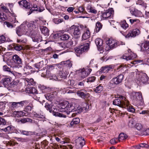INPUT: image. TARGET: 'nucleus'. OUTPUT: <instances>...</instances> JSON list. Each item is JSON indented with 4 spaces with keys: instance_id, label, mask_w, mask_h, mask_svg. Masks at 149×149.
<instances>
[{
    "instance_id": "nucleus-1",
    "label": "nucleus",
    "mask_w": 149,
    "mask_h": 149,
    "mask_svg": "<svg viewBox=\"0 0 149 149\" xmlns=\"http://www.w3.org/2000/svg\"><path fill=\"white\" fill-rule=\"evenodd\" d=\"M75 104L73 103H69L65 101L63 102L61 105V108L64 109L67 114H69L71 112H74L77 108L75 106Z\"/></svg>"
},
{
    "instance_id": "nucleus-2",
    "label": "nucleus",
    "mask_w": 149,
    "mask_h": 149,
    "mask_svg": "<svg viewBox=\"0 0 149 149\" xmlns=\"http://www.w3.org/2000/svg\"><path fill=\"white\" fill-rule=\"evenodd\" d=\"M22 63L21 59L17 55L15 54L13 56L12 60L11 61L10 64L8 65L14 70L16 68H21L22 66L21 64Z\"/></svg>"
},
{
    "instance_id": "nucleus-3",
    "label": "nucleus",
    "mask_w": 149,
    "mask_h": 149,
    "mask_svg": "<svg viewBox=\"0 0 149 149\" xmlns=\"http://www.w3.org/2000/svg\"><path fill=\"white\" fill-rule=\"evenodd\" d=\"M137 83L139 84L142 83L146 84L149 83V78L147 74L145 73L141 72H136Z\"/></svg>"
},
{
    "instance_id": "nucleus-4",
    "label": "nucleus",
    "mask_w": 149,
    "mask_h": 149,
    "mask_svg": "<svg viewBox=\"0 0 149 149\" xmlns=\"http://www.w3.org/2000/svg\"><path fill=\"white\" fill-rule=\"evenodd\" d=\"M131 98L134 102L141 105H143V100L142 93L140 92H133L131 94Z\"/></svg>"
},
{
    "instance_id": "nucleus-5",
    "label": "nucleus",
    "mask_w": 149,
    "mask_h": 149,
    "mask_svg": "<svg viewBox=\"0 0 149 149\" xmlns=\"http://www.w3.org/2000/svg\"><path fill=\"white\" fill-rule=\"evenodd\" d=\"M105 43L106 50H107L116 47L120 44L118 41L116 40L109 38L106 39Z\"/></svg>"
},
{
    "instance_id": "nucleus-6",
    "label": "nucleus",
    "mask_w": 149,
    "mask_h": 149,
    "mask_svg": "<svg viewBox=\"0 0 149 149\" xmlns=\"http://www.w3.org/2000/svg\"><path fill=\"white\" fill-rule=\"evenodd\" d=\"M90 42L84 44V45L75 48V53L77 56H79L82 53L85 51H87L89 48Z\"/></svg>"
},
{
    "instance_id": "nucleus-7",
    "label": "nucleus",
    "mask_w": 149,
    "mask_h": 149,
    "mask_svg": "<svg viewBox=\"0 0 149 149\" xmlns=\"http://www.w3.org/2000/svg\"><path fill=\"white\" fill-rule=\"evenodd\" d=\"M38 30L36 31H31L29 33L33 41L34 42H38L42 40V38L38 32Z\"/></svg>"
},
{
    "instance_id": "nucleus-8",
    "label": "nucleus",
    "mask_w": 149,
    "mask_h": 149,
    "mask_svg": "<svg viewBox=\"0 0 149 149\" xmlns=\"http://www.w3.org/2000/svg\"><path fill=\"white\" fill-rule=\"evenodd\" d=\"M30 102L29 100H25L19 102H11L10 107L12 109H15L18 108L22 107L26 105Z\"/></svg>"
},
{
    "instance_id": "nucleus-9",
    "label": "nucleus",
    "mask_w": 149,
    "mask_h": 149,
    "mask_svg": "<svg viewBox=\"0 0 149 149\" xmlns=\"http://www.w3.org/2000/svg\"><path fill=\"white\" fill-rule=\"evenodd\" d=\"M119 98L114 100L113 101V105L123 108L124 105L125 104V102L127 100L125 97L122 96H120Z\"/></svg>"
},
{
    "instance_id": "nucleus-10",
    "label": "nucleus",
    "mask_w": 149,
    "mask_h": 149,
    "mask_svg": "<svg viewBox=\"0 0 149 149\" xmlns=\"http://www.w3.org/2000/svg\"><path fill=\"white\" fill-rule=\"evenodd\" d=\"M79 73V76L82 79L89 75L92 71L91 69L86 68L80 69L78 70Z\"/></svg>"
},
{
    "instance_id": "nucleus-11",
    "label": "nucleus",
    "mask_w": 149,
    "mask_h": 149,
    "mask_svg": "<svg viewBox=\"0 0 149 149\" xmlns=\"http://www.w3.org/2000/svg\"><path fill=\"white\" fill-rule=\"evenodd\" d=\"M113 13L114 11L113 8L109 9L102 14V17L103 19H106L108 18H111L113 17Z\"/></svg>"
},
{
    "instance_id": "nucleus-12",
    "label": "nucleus",
    "mask_w": 149,
    "mask_h": 149,
    "mask_svg": "<svg viewBox=\"0 0 149 149\" xmlns=\"http://www.w3.org/2000/svg\"><path fill=\"white\" fill-rule=\"evenodd\" d=\"M140 33V30L137 29H135L131 31L126 35H125V36L126 38H130L134 37L139 35Z\"/></svg>"
},
{
    "instance_id": "nucleus-13",
    "label": "nucleus",
    "mask_w": 149,
    "mask_h": 149,
    "mask_svg": "<svg viewBox=\"0 0 149 149\" xmlns=\"http://www.w3.org/2000/svg\"><path fill=\"white\" fill-rule=\"evenodd\" d=\"M138 46L140 48L141 51L149 54V41H146L144 43H141V45H138Z\"/></svg>"
},
{
    "instance_id": "nucleus-14",
    "label": "nucleus",
    "mask_w": 149,
    "mask_h": 149,
    "mask_svg": "<svg viewBox=\"0 0 149 149\" xmlns=\"http://www.w3.org/2000/svg\"><path fill=\"white\" fill-rule=\"evenodd\" d=\"M82 27H81H81L84 30V33L83 34L82 36V40H86L89 38L90 36L91 33L89 29L87 28L86 26H82Z\"/></svg>"
},
{
    "instance_id": "nucleus-15",
    "label": "nucleus",
    "mask_w": 149,
    "mask_h": 149,
    "mask_svg": "<svg viewBox=\"0 0 149 149\" xmlns=\"http://www.w3.org/2000/svg\"><path fill=\"white\" fill-rule=\"evenodd\" d=\"M128 53H130V54L128 55H123L122 56L123 59H125L127 61L131 60H133L137 57V55L136 54L132 52L130 49H129L128 50Z\"/></svg>"
},
{
    "instance_id": "nucleus-16",
    "label": "nucleus",
    "mask_w": 149,
    "mask_h": 149,
    "mask_svg": "<svg viewBox=\"0 0 149 149\" xmlns=\"http://www.w3.org/2000/svg\"><path fill=\"white\" fill-rule=\"evenodd\" d=\"M36 23L34 22H31L28 23L26 25L28 28V30L26 32L30 33L31 31H36L38 29V28H36Z\"/></svg>"
},
{
    "instance_id": "nucleus-17",
    "label": "nucleus",
    "mask_w": 149,
    "mask_h": 149,
    "mask_svg": "<svg viewBox=\"0 0 149 149\" xmlns=\"http://www.w3.org/2000/svg\"><path fill=\"white\" fill-rule=\"evenodd\" d=\"M123 77L124 76L123 74H120L112 79L110 83H113L116 84H118L122 82Z\"/></svg>"
},
{
    "instance_id": "nucleus-18",
    "label": "nucleus",
    "mask_w": 149,
    "mask_h": 149,
    "mask_svg": "<svg viewBox=\"0 0 149 149\" xmlns=\"http://www.w3.org/2000/svg\"><path fill=\"white\" fill-rule=\"evenodd\" d=\"M130 10L131 14L136 17H140L143 16L141 12L135 8H130Z\"/></svg>"
},
{
    "instance_id": "nucleus-19",
    "label": "nucleus",
    "mask_w": 149,
    "mask_h": 149,
    "mask_svg": "<svg viewBox=\"0 0 149 149\" xmlns=\"http://www.w3.org/2000/svg\"><path fill=\"white\" fill-rule=\"evenodd\" d=\"M70 29L72 31H74L73 34L74 36H78L81 34V32L78 26L73 25L70 28Z\"/></svg>"
},
{
    "instance_id": "nucleus-20",
    "label": "nucleus",
    "mask_w": 149,
    "mask_h": 149,
    "mask_svg": "<svg viewBox=\"0 0 149 149\" xmlns=\"http://www.w3.org/2000/svg\"><path fill=\"white\" fill-rule=\"evenodd\" d=\"M77 95L83 99L86 98V96H89V94L84 89H81L80 91H77Z\"/></svg>"
},
{
    "instance_id": "nucleus-21",
    "label": "nucleus",
    "mask_w": 149,
    "mask_h": 149,
    "mask_svg": "<svg viewBox=\"0 0 149 149\" xmlns=\"http://www.w3.org/2000/svg\"><path fill=\"white\" fill-rule=\"evenodd\" d=\"M13 115L14 116L17 117H20L23 116H27V113L25 111H15L13 112Z\"/></svg>"
},
{
    "instance_id": "nucleus-22",
    "label": "nucleus",
    "mask_w": 149,
    "mask_h": 149,
    "mask_svg": "<svg viewBox=\"0 0 149 149\" xmlns=\"http://www.w3.org/2000/svg\"><path fill=\"white\" fill-rule=\"evenodd\" d=\"M18 3L22 7H24L27 9H29L31 8L29 3L26 0L21 1H19Z\"/></svg>"
},
{
    "instance_id": "nucleus-23",
    "label": "nucleus",
    "mask_w": 149,
    "mask_h": 149,
    "mask_svg": "<svg viewBox=\"0 0 149 149\" xmlns=\"http://www.w3.org/2000/svg\"><path fill=\"white\" fill-rule=\"evenodd\" d=\"M23 26L22 24L20 26L17 28L16 29V33L19 36L22 35L25 32H26V30L23 27Z\"/></svg>"
},
{
    "instance_id": "nucleus-24",
    "label": "nucleus",
    "mask_w": 149,
    "mask_h": 149,
    "mask_svg": "<svg viewBox=\"0 0 149 149\" xmlns=\"http://www.w3.org/2000/svg\"><path fill=\"white\" fill-rule=\"evenodd\" d=\"M11 79L9 78L5 77L2 78L1 81V83L3 84L5 87L8 86H11L10 83Z\"/></svg>"
},
{
    "instance_id": "nucleus-25",
    "label": "nucleus",
    "mask_w": 149,
    "mask_h": 149,
    "mask_svg": "<svg viewBox=\"0 0 149 149\" xmlns=\"http://www.w3.org/2000/svg\"><path fill=\"white\" fill-rule=\"evenodd\" d=\"M125 102L126 103L124 105L123 108L127 109V110L129 112H131L132 113L134 112L135 109L132 106L129 104V102L127 100Z\"/></svg>"
},
{
    "instance_id": "nucleus-26",
    "label": "nucleus",
    "mask_w": 149,
    "mask_h": 149,
    "mask_svg": "<svg viewBox=\"0 0 149 149\" xmlns=\"http://www.w3.org/2000/svg\"><path fill=\"white\" fill-rule=\"evenodd\" d=\"M43 11L42 9H41L36 4H33L32 5V7L31 9L30 10L29 13L28 15L30 14L32 12L34 11L42 12Z\"/></svg>"
},
{
    "instance_id": "nucleus-27",
    "label": "nucleus",
    "mask_w": 149,
    "mask_h": 149,
    "mask_svg": "<svg viewBox=\"0 0 149 149\" xmlns=\"http://www.w3.org/2000/svg\"><path fill=\"white\" fill-rule=\"evenodd\" d=\"M86 9L88 12L94 14H96L97 13V11L94 7L91 5H88L86 7Z\"/></svg>"
},
{
    "instance_id": "nucleus-28",
    "label": "nucleus",
    "mask_w": 149,
    "mask_h": 149,
    "mask_svg": "<svg viewBox=\"0 0 149 149\" xmlns=\"http://www.w3.org/2000/svg\"><path fill=\"white\" fill-rule=\"evenodd\" d=\"M40 29L42 33L45 36H47L49 35V31L48 29L45 26H41Z\"/></svg>"
},
{
    "instance_id": "nucleus-29",
    "label": "nucleus",
    "mask_w": 149,
    "mask_h": 149,
    "mask_svg": "<svg viewBox=\"0 0 149 149\" xmlns=\"http://www.w3.org/2000/svg\"><path fill=\"white\" fill-rule=\"evenodd\" d=\"M61 64L63 65V67H66L69 69L70 68L72 65L71 62L69 60L61 62Z\"/></svg>"
},
{
    "instance_id": "nucleus-30",
    "label": "nucleus",
    "mask_w": 149,
    "mask_h": 149,
    "mask_svg": "<svg viewBox=\"0 0 149 149\" xmlns=\"http://www.w3.org/2000/svg\"><path fill=\"white\" fill-rule=\"evenodd\" d=\"M112 68V65H106L104 67H102L101 70L102 72L104 73H107Z\"/></svg>"
},
{
    "instance_id": "nucleus-31",
    "label": "nucleus",
    "mask_w": 149,
    "mask_h": 149,
    "mask_svg": "<svg viewBox=\"0 0 149 149\" xmlns=\"http://www.w3.org/2000/svg\"><path fill=\"white\" fill-rule=\"evenodd\" d=\"M127 137L128 136L126 134L124 133H121L120 134L118 138V140L119 142H120L122 141L125 140Z\"/></svg>"
},
{
    "instance_id": "nucleus-32",
    "label": "nucleus",
    "mask_w": 149,
    "mask_h": 149,
    "mask_svg": "<svg viewBox=\"0 0 149 149\" xmlns=\"http://www.w3.org/2000/svg\"><path fill=\"white\" fill-rule=\"evenodd\" d=\"M69 73L68 71L65 70V69L63 68L62 72L59 73L60 77L62 78H65L66 77Z\"/></svg>"
},
{
    "instance_id": "nucleus-33",
    "label": "nucleus",
    "mask_w": 149,
    "mask_h": 149,
    "mask_svg": "<svg viewBox=\"0 0 149 149\" xmlns=\"http://www.w3.org/2000/svg\"><path fill=\"white\" fill-rule=\"evenodd\" d=\"M136 3L137 5L141 6L144 9L146 8L147 7L146 4L143 0H137L136 2Z\"/></svg>"
},
{
    "instance_id": "nucleus-34",
    "label": "nucleus",
    "mask_w": 149,
    "mask_h": 149,
    "mask_svg": "<svg viewBox=\"0 0 149 149\" xmlns=\"http://www.w3.org/2000/svg\"><path fill=\"white\" fill-rule=\"evenodd\" d=\"M102 24L99 22H97L96 24L95 29V32L97 33L100 31L102 28Z\"/></svg>"
},
{
    "instance_id": "nucleus-35",
    "label": "nucleus",
    "mask_w": 149,
    "mask_h": 149,
    "mask_svg": "<svg viewBox=\"0 0 149 149\" xmlns=\"http://www.w3.org/2000/svg\"><path fill=\"white\" fill-rule=\"evenodd\" d=\"M32 120L31 118H23L18 120L19 122H20L22 123H24L26 122L32 123Z\"/></svg>"
},
{
    "instance_id": "nucleus-36",
    "label": "nucleus",
    "mask_w": 149,
    "mask_h": 149,
    "mask_svg": "<svg viewBox=\"0 0 149 149\" xmlns=\"http://www.w3.org/2000/svg\"><path fill=\"white\" fill-rule=\"evenodd\" d=\"M67 84L68 86H70V88L74 87L75 88L76 81L73 80H69L67 82Z\"/></svg>"
},
{
    "instance_id": "nucleus-37",
    "label": "nucleus",
    "mask_w": 149,
    "mask_h": 149,
    "mask_svg": "<svg viewBox=\"0 0 149 149\" xmlns=\"http://www.w3.org/2000/svg\"><path fill=\"white\" fill-rule=\"evenodd\" d=\"M28 104H29V105L26 106L25 108V110H24V111H25L27 112V115L28 113L31 111L33 107L32 104L31 103L29 102Z\"/></svg>"
},
{
    "instance_id": "nucleus-38",
    "label": "nucleus",
    "mask_w": 149,
    "mask_h": 149,
    "mask_svg": "<svg viewBox=\"0 0 149 149\" xmlns=\"http://www.w3.org/2000/svg\"><path fill=\"white\" fill-rule=\"evenodd\" d=\"M80 122V119L78 118H74L72 121L70 123V125L72 126H74L78 124Z\"/></svg>"
},
{
    "instance_id": "nucleus-39",
    "label": "nucleus",
    "mask_w": 149,
    "mask_h": 149,
    "mask_svg": "<svg viewBox=\"0 0 149 149\" xmlns=\"http://www.w3.org/2000/svg\"><path fill=\"white\" fill-rule=\"evenodd\" d=\"M26 83H27L29 85H33L35 84V82L34 81L33 79L32 78H31L30 79L28 78H26L25 83V84H27Z\"/></svg>"
},
{
    "instance_id": "nucleus-40",
    "label": "nucleus",
    "mask_w": 149,
    "mask_h": 149,
    "mask_svg": "<svg viewBox=\"0 0 149 149\" xmlns=\"http://www.w3.org/2000/svg\"><path fill=\"white\" fill-rule=\"evenodd\" d=\"M9 68L8 66L5 65H4L3 66V70L4 71H6L8 72H9L13 74V75H15V72H13V71H12L11 68Z\"/></svg>"
},
{
    "instance_id": "nucleus-41",
    "label": "nucleus",
    "mask_w": 149,
    "mask_h": 149,
    "mask_svg": "<svg viewBox=\"0 0 149 149\" xmlns=\"http://www.w3.org/2000/svg\"><path fill=\"white\" fill-rule=\"evenodd\" d=\"M28 92L30 93H32L34 94H38L37 91V90L34 87H30L28 88L27 90Z\"/></svg>"
},
{
    "instance_id": "nucleus-42",
    "label": "nucleus",
    "mask_w": 149,
    "mask_h": 149,
    "mask_svg": "<svg viewBox=\"0 0 149 149\" xmlns=\"http://www.w3.org/2000/svg\"><path fill=\"white\" fill-rule=\"evenodd\" d=\"M51 76L50 71L47 69L45 71H44V72H43L41 74V76L44 77H48Z\"/></svg>"
},
{
    "instance_id": "nucleus-43",
    "label": "nucleus",
    "mask_w": 149,
    "mask_h": 149,
    "mask_svg": "<svg viewBox=\"0 0 149 149\" xmlns=\"http://www.w3.org/2000/svg\"><path fill=\"white\" fill-rule=\"evenodd\" d=\"M95 42L97 47H101L103 43L102 40L100 38H97L95 40Z\"/></svg>"
},
{
    "instance_id": "nucleus-44",
    "label": "nucleus",
    "mask_w": 149,
    "mask_h": 149,
    "mask_svg": "<svg viewBox=\"0 0 149 149\" xmlns=\"http://www.w3.org/2000/svg\"><path fill=\"white\" fill-rule=\"evenodd\" d=\"M18 132L19 133H20L26 136L29 135L31 134V132L21 130H18Z\"/></svg>"
},
{
    "instance_id": "nucleus-45",
    "label": "nucleus",
    "mask_w": 149,
    "mask_h": 149,
    "mask_svg": "<svg viewBox=\"0 0 149 149\" xmlns=\"http://www.w3.org/2000/svg\"><path fill=\"white\" fill-rule=\"evenodd\" d=\"M53 115L56 117H58L60 118H66V116L63 114L62 113L58 112H55L53 113Z\"/></svg>"
},
{
    "instance_id": "nucleus-46",
    "label": "nucleus",
    "mask_w": 149,
    "mask_h": 149,
    "mask_svg": "<svg viewBox=\"0 0 149 149\" xmlns=\"http://www.w3.org/2000/svg\"><path fill=\"white\" fill-rule=\"evenodd\" d=\"M103 89V86L101 85H99L94 89V91L96 93H100L102 91Z\"/></svg>"
},
{
    "instance_id": "nucleus-47",
    "label": "nucleus",
    "mask_w": 149,
    "mask_h": 149,
    "mask_svg": "<svg viewBox=\"0 0 149 149\" xmlns=\"http://www.w3.org/2000/svg\"><path fill=\"white\" fill-rule=\"evenodd\" d=\"M43 65V62L41 61L38 63L34 65V67L38 69H39L42 68Z\"/></svg>"
},
{
    "instance_id": "nucleus-48",
    "label": "nucleus",
    "mask_w": 149,
    "mask_h": 149,
    "mask_svg": "<svg viewBox=\"0 0 149 149\" xmlns=\"http://www.w3.org/2000/svg\"><path fill=\"white\" fill-rule=\"evenodd\" d=\"M79 13L82 14H87V13L85 10V8L82 6L79 7L78 9Z\"/></svg>"
},
{
    "instance_id": "nucleus-49",
    "label": "nucleus",
    "mask_w": 149,
    "mask_h": 149,
    "mask_svg": "<svg viewBox=\"0 0 149 149\" xmlns=\"http://www.w3.org/2000/svg\"><path fill=\"white\" fill-rule=\"evenodd\" d=\"M84 81L81 82L76 81L75 88H82L84 86V84L83 82Z\"/></svg>"
},
{
    "instance_id": "nucleus-50",
    "label": "nucleus",
    "mask_w": 149,
    "mask_h": 149,
    "mask_svg": "<svg viewBox=\"0 0 149 149\" xmlns=\"http://www.w3.org/2000/svg\"><path fill=\"white\" fill-rule=\"evenodd\" d=\"M148 145L145 143H141L136 146V148L137 149H140L141 147L146 148H148Z\"/></svg>"
},
{
    "instance_id": "nucleus-51",
    "label": "nucleus",
    "mask_w": 149,
    "mask_h": 149,
    "mask_svg": "<svg viewBox=\"0 0 149 149\" xmlns=\"http://www.w3.org/2000/svg\"><path fill=\"white\" fill-rule=\"evenodd\" d=\"M129 118L128 125L130 127H132L134 125V120L132 118H130L129 117Z\"/></svg>"
},
{
    "instance_id": "nucleus-52",
    "label": "nucleus",
    "mask_w": 149,
    "mask_h": 149,
    "mask_svg": "<svg viewBox=\"0 0 149 149\" xmlns=\"http://www.w3.org/2000/svg\"><path fill=\"white\" fill-rule=\"evenodd\" d=\"M69 38V36L68 34H63L61 36V39L62 40H68Z\"/></svg>"
},
{
    "instance_id": "nucleus-53",
    "label": "nucleus",
    "mask_w": 149,
    "mask_h": 149,
    "mask_svg": "<svg viewBox=\"0 0 149 149\" xmlns=\"http://www.w3.org/2000/svg\"><path fill=\"white\" fill-rule=\"evenodd\" d=\"M120 25L121 27L124 29H126L128 27V25L125 21L122 22L120 23Z\"/></svg>"
},
{
    "instance_id": "nucleus-54",
    "label": "nucleus",
    "mask_w": 149,
    "mask_h": 149,
    "mask_svg": "<svg viewBox=\"0 0 149 149\" xmlns=\"http://www.w3.org/2000/svg\"><path fill=\"white\" fill-rule=\"evenodd\" d=\"M45 96L47 100L50 101H52L53 98V96H52L50 93L47 94L45 95Z\"/></svg>"
},
{
    "instance_id": "nucleus-55",
    "label": "nucleus",
    "mask_w": 149,
    "mask_h": 149,
    "mask_svg": "<svg viewBox=\"0 0 149 149\" xmlns=\"http://www.w3.org/2000/svg\"><path fill=\"white\" fill-rule=\"evenodd\" d=\"M96 79L95 77L93 76L90 77L87 79V82H94Z\"/></svg>"
},
{
    "instance_id": "nucleus-56",
    "label": "nucleus",
    "mask_w": 149,
    "mask_h": 149,
    "mask_svg": "<svg viewBox=\"0 0 149 149\" xmlns=\"http://www.w3.org/2000/svg\"><path fill=\"white\" fill-rule=\"evenodd\" d=\"M38 87L42 91V92H45L47 91L48 88H46L43 85H40L38 86Z\"/></svg>"
},
{
    "instance_id": "nucleus-57",
    "label": "nucleus",
    "mask_w": 149,
    "mask_h": 149,
    "mask_svg": "<svg viewBox=\"0 0 149 149\" xmlns=\"http://www.w3.org/2000/svg\"><path fill=\"white\" fill-rule=\"evenodd\" d=\"M45 107L47 110H49L50 112L52 111V106L48 103H45Z\"/></svg>"
},
{
    "instance_id": "nucleus-58",
    "label": "nucleus",
    "mask_w": 149,
    "mask_h": 149,
    "mask_svg": "<svg viewBox=\"0 0 149 149\" xmlns=\"http://www.w3.org/2000/svg\"><path fill=\"white\" fill-rule=\"evenodd\" d=\"M33 115H34V116L36 117L42 118H45V116L41 114H39L35 112H34L33 113Z\"/></svg>"
},
{
    "instance_id": "nucleus-59",
    "label": "nucleus",
    "mask_w": 149,
    "mask_h": 149,
    "mask_svg": "<svg viewBox=\"0 0 149 149\" xmlns=\"http://www.w3.org/2000/svg\"><path fill=\"white\" fill-rule=\"evenodd\" d=\"M136 127L138 130L139 131L142 130L143 128L142 124L140 123H137L136 124Z\"/></svg>"
},
{
    "instance_id": "nucleus-60",
    "label": "nucleus",
    "mask_w": 149,
    "mask_h": 149,
    "mask_svg": "<svg viewBox=\"0 0 149 149\" xmlns=\"http://www.w3.org/2000/svg\"><path fill=\"white\" fill-rule=\"evenodd\" d=\"M63 19H58L57 18L54 19V23L56 24H58L63 22Z\"/></svg>"
},
{
    "instance_id": "nucleus-61",
    "label": "nucleus",
    "mask_w": 149,
    "mask_h": 149,
    "mask_svg": "<svg viewBox=\"0 0 149 149\" xmlns=\"http://www.w3.org/2000/svg\"><path fill=\"white\" fill-rule=\"evenodd\" d=\"M118 138H114L110 141V143L112 144H114L117 143L118 141Z\"/></svg>"
},
{
    "instance_id": "nucleus-62",
    "label": "nucleus",
    "mask_w": 149,
    "mask_h": 149,
    "mask_svg": "<svg viewBox=\"0 0 149 149\" xmlns=\"http://www.w3.org/2000/svg\"><path fill=\"white\" fill-rule=\"evenodd\" d=\"M5 5L6 6H8L11 11H12V9L13 7L14 6V4L13 3H6Z\"/></svg>"
},
{
    "instance_id": "nucleus-63",
    "label": "nucleus",
    "mask_w": 149,
    "mask_h": 149,
    "mask_svg": "<svg viewBox=\"0 0 149 149\" xmlns=\"http://www.w3.org/2000/svg\"><path fill=\"white\" fill-rule=\"evenodd\" d=\"M7 6H2L1 7V9L3 11L6 13H8L10 12L9 9L7 8Z\"/></svg>"
},
{
    "instance_id": "nucleus-64",
    "label": "nucleus",
    "mask_w": 149,
    "mask_h": 149,
    "mask_svg": "<svg viewBox=\"0 0 149 149\" xmlns=\"http://www.w3.org/2000/svg\"><path fill=\"white\" fill-rule=\"evenodd\" d=\"M94 59H92L90 62V67H96L97 64L95 63Z\"/></svg>"
}]
</instances>
